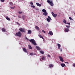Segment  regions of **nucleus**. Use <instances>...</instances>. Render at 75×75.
<instances>
[{
	"label": "nucleus",
	"mask_w": 75,
	"mask_h": 75,
	"mask_svg": "<svg viewBox=\"0 0 75 75\" xmlns=\"http://www.w3.org/2000/svg\"><path fill=\"white\" fill-rule=\"evenodd\" d=\"M30 42H32V43L33 44V45H37V44L36 43V42H35V40L33 39H31L29 40Z\"/></svg>",
	"instance_id": "f257e3e1"
},
{
	"label": "nucleus",
	"mask_w": 75,
	"mask_h": 75,
	"mask_svg": "<svg viewBox=\"0 0 75 75\" xmlns=\"http://www.w3.org/2000/svg\"><path fill=\"white\" fill-rule=\"evenodd\" d=\"M16 35L18 37H21V33L19 31L16 33Z\"/></svg>",
	"instance_id": "f03ea898"
},
{
	"label": "nucleus",
	"mask_w": 75,
	"mask_h": 75,
	"mask_svg": "<svg viewBox=\"0 0 75 75\" xmlns=\"http://www.w3.org/2000/svg\"><path fill=\"white\" fill-rule=\"evenodd\" d=\"M47 2L48 3L50 4V5H51V6H54V4L52 1H50L49 0H47Z\"/></svg>",
	"instance_id": "7ed1b4c3"
},
{
	"label": "nucleus",
	"mask_w": 75,
	"mask_h": 75,
	"mask_svg": "<svg viewBox=\"0 0 75 75\" xmlns=\"http://www.w3.org/2000/svg\"><path fill=\"white\" fill-rule=\"evenodd\" d=\"M59 59H60V61H62V62H64V59H63V57L61 56H59Z\"/></svg>",
	"instance_id": "20e7f679"
},
{
	"label": "nucleus",
	"mask_w": 75,
	"mask_h": 75,
	"mask_svg": "<svg viewBox=\"0 0 75 75\" xmlns=\"http://www.w3.org/2000/svg\"><path fill=\"white\" fill-rule=\"evenodd\" d=\"M19 30L21 31V32H25V30L24 29L21 28H20L19 29Z\"/></svg>",
	"instance_id": "39448f33"
},
{
	"label": "nucleus",
	"mask_w": 75,
	"mask_h": 75,
	"mask_svg": "<svg viewBox=\"0 0 75 75\" xmlns=\"http://www.w3.org/2000/svg\"><path fill=\"white\" fill-rule=\"evenodd\" d=\"M52 14L54 17L55 18L57 17V14H54L53 12H52Z\"/></svg>",
	"instance_id": "423d86ee"
},
{
	"label": "nucleus",
	"mask_w": 75,
	"mask_h": 75,
	"mask_svg": "<svg viewBox=\"0 0 75 75\" xmlns=\"http://www.w3.org/2000/svg\"><path fill=\"white\" fill-rule=\"evenodd\" d=\"M49 33L51 35H53V33L51 31H49Z\"/></svg>",
	"instance_id": "0eeeda50"
},
{
	"label": "nucleus",
	"mask_w": 75,
	"mask_h": 75,
	"mask_svg": "<svg viewBox=\"0 0 75 75\" xmlns=\"http://www.w3.org/2000/svg\"><path fill=\"white\" fill-rule=\"evenodd\" d=\"M36 48L37 50H40L41 49V48L39 46H36Z\"/></svg>",
	"instance_id": "6e6552de"
},
{
	"label": "nucleus",
	"mask_w": 75,
	"mask_h": 75,
	"mask_svg": "<svg viewBox=\"0 0 75 75\" xmlns=\"http://www.w3.org/2000/svg\"><path fill=\"white\" fill-rule=\"evenodd\" d=\"M69 31V29L68 28H66L65 29V30H64V31L66 32V33H67Z\"/></svg>",
	"instance_id": "1a4fd4ad"
},
{
	"label": "nucleus",
	"mask_w": 75,
	"mask_h": 75,
	"mask_svg": "<svg viewBox=\"0 0 75 75\" xmlns=\"http://www.w3.org/2000/svg\"><path fill=\"white\" fill-rule=\"evenodd\" d=\"M61 66L64 68V67H65V64H64L62 63L61 64Z\"/></svg>",
	"instance_id": "9d476101"
},
{
	"label": "nucleus",
	"mask_w": 75,
	"mask_h": 75,
	"mask_svg": "<svg viewBox=\"0 0 75 75\" xmlns=\"http://www.w3.org/2000/svg\"><path fill=\"white\" fill-rule=\"evenodd\" d=\"M36 4L37 6H39V7H41V4H39L38 3H36Z\"/></svg>",
	"instance_id": "9b49d317"
},
{
	"label": "nucleus",
	"mask_w": 75,
	"mask_h": 75,
	"mask_svg": "<svg viewBox=\"0 0 75 75\" xmlns=\"http://www.w3.org/2000/svg\"><path fill=\"white\" fill-rule=\"evenodd\" d=\"M2 31L3 32H6V29L4 28H2Z\"/></svg>",
	"instance_id": "f8f14e48"
},
{
	"label": "nucleus",
	"mask_w": 75,
	"mask_h": 75,
	"mask_svg": "<svg viewBox=\"0 0 75 75\" xmlns=\"http://www.w3.org/2000/svg\"><path fill=\"white\" fill-rule=\"evenodd\" d=\"M31 34V31L30 30L28 31V34Z\"/></svg>",
	"instance_id": "ddd939ff"
},
{
	"label": "nucleus",
	"mask_w": 75,
	"mask_h": 75,
	"mask_svg": "<svg viewBox=\"0 0 75 75\" xmlns=\"http://www.w3.org/2000/svg\"><path fill=\"white\" fill-rule=\"evenodd\" d=\"M57 46L58 47V48L59 49H60V47H61V45L59 44H57Z\"/></svg>",
	"instance_id": "4468645a"
},
{
	"label": "nucleus",
	"mask_w": 75,
	"mask_h": 75,
	"mask_svg": "<svg viewBox=\"0 0 75 75\" xmlns=\"http://www.w3.org/2000/svg\"><path fill=\"white\" fill-rule=\"evenodd\" d=\"M41 59H42V60H44V59H45V57L44 56H42L41 58Z\"/></svg>",
	"instance_id": "2eb2a0df"
},
{
	"label": "nucleus",
	"mask_w": 75,
	"mask_h": 75,
	"mask_svg": "<svg viewBox=\"0 0 75 75\" xmlns=\"http://www.w3.org/2000/svg\"><path fill=\"white\" fill-rule=\"evenodd\" d=\"M38 36L40 38H42V39H44V38L43 37V36H42V35H38Z\"/></svg>",
	"instance_id": "dca6fc26"
},
{
	"label": "nucleus",
	"mask_w": 75,
	"mask_h": 75,
	"mask_svg": "<svg viewBox=\"0 0 75 75\" xmlns=\"http://www.w3.org/2000/svg\"><path fill=\"white\" fill-rule=\"evenodd\" d=\"M43 15H44V16H47V12H44L43 13Z\"/></svg>",
	"instance_id": "f3484780"
},
{
	"label": "nucleus",
	"mask_w": 75,
	"mask_h": 75,
	"mask_svg": "<svg viewBox=\"0 0 75 75\" xmlns=\"http://www.w3.org/2000/svg\"><path fill=\"white\" fill-rule=\"evenodd\" d=\"M23 51H24V52H27V51L25 49V48H23Z\"/></svg>",
	"instance_id": "a211bd4d"
},
{
	"label": "nucleus",
	"mask_w": 75,
	"mask_h": 75,
	"mask_svg": "<svg viewBox=\"0 0 75 75\" xmlns=\"http://www.w3.org/2000/svg\"><path fill=\"white\" fill-rule=\"evenodd\" d=\"M49 68H52L53 67H54V65L52 64H51L49 65Z\"/></svg>",
	"instance_id": "6ab92c4d"
},
{
	"label": "nucleus",
	"mask_w": 75,
	"mask_h": 75,
	"mask_svg": "<svg viewBox=\"0 0 75 75\" xmlns=\"http://www.w3.org/2000/svg\"><path fill=\"white\" fill-rule=\"evenodd\" d=\"M63 22L64 23V24H66L67 23V21H66V20L65 19L63 20Z\"/></svg>",
	"instance_id": "aec40b11"
},
{
	"label": "nucleus",
	"mask_w": 75,
	"mask_h": 75,
	"mask_svg": "<svg viewBox=\"0 0 75 75\" xmlns=\"http://www.w3.org/2000/svg\"><path fill=\"white\" fill-rule=\"evenodd\" d=\"M28 47L29 49H32L33 48V47L30 45H28Z\"/></svg>",
	"instance_id": "412c9836"
},
{
	"label": "nucleus",
	"mask_w": 75,
	"mask_h": 75,
	"mask_svg": "<svg viewBox=\"0 0 75 75\" xmlns=\"http://www.w3.org/2000/svg\"><path fill=\"white\" fill-rule=\"evenodd\" d=\"M40 52L42 54H44V52L42 50L40 51Z\"/></svg>",
	"instance_id": "4be33fe9"
},
{
	"label": "nucleus",
	"mask_w": 75,
	"mask_h": 75,
	"mask_svg": "<svg viewBox=\"0 0 75 75\" xmlns=\"http://www.w3.org/2000/svg\"><path fill=\"white\" fill-rule=\"evenodd\" d=\"M42 12H44V13H45V12H47V11L46 10H45V9H43L42 10Z\"/></svg>",
	"instance_id": "5701e85b"
},
{
	"label": "nucleus",
	"mask_w": 75,
	"mask_h": 75,
	"mask_svg": "<svg viewBox=\"0 0 75 75\" xmlns=\"http://www.w3.org/2000/svg\"><path fill=\"white\" fill-rule=\"evenodd\" d=\"M35 28H36V29H37V30H40V28H39V27L38 26H36L35 27Z\"/></svg>",
	"instance_id": "b1692460"
},
{
	"label": "nucleus",
	"mask_w": 75,
	"mask_h": 75,
	"mask_svg": "<svg viewBox=\"0 0 75 75\" xmlns=\"http://www.w3.org/2000/svg\"><path fill=\"white\" fill-rule=\"evenodd\" d=\"M6 19L7 20H8V21H10V18L8 17H6Z\"/></svg>",
	"instance_id": "393cba45"
},
{
	"label": "nucleus",
	"mask_w": 75,
	"mask_h": 75,
	"mask_svg": "<svg viewBox=\"0 0 75 75\" xmlns=\"http://www.w3.org/2000/svg\"><path fill=\"white\" fill-rule=\"evenodd\" d=\"M66 27L67 28H69L70 27V25H66Z\"/></svg>",
	"instance_id": "a878e982"
},
{
	"label": "nucleus",
	"mask_w": 75,
	"mask_h": 75,
	"mask_svg": "<svg viewBox=\"0 0 75 75\" xmlns=\"http://www.w3.org/2000/svg\"><path fill=\"white\" fill-rule=\"evenodd\" d=\"M47 20L48 22H50V19L47 18Z\"/></svg>",
	"instance_id": "bb28decb"
},
{
	"label": "nucleus",
	"mask_w": 75,
	"mask_h": 75,
	"mask_svg": "<svg viewBox=\"0 0 75 75\" xmlns=\"http://www.w3.org/2000/svg\"><path fill=\"white\" fill-rule=\"evenodd\" d=\"M22 13H23V11H18L19 14H22Z\"/></svg>",
	"instance_id": "cd10ccee"
},
{
	"label": "nucleus",
	"mask_w": 75,
	"mask_h": 75,
	"mask_svg": "<svg viewBox=\"0 0 75 75\" xmlns=\"http://www.w3.org/2000/svg\"><path fill=\"white\" fill-rule=\"evenodd\" d=\"M69 18L70 20H71L72 21L73 20V19L71 17H69Z\"/></svg>",
	"instance_id": "c85d7f7f"
},
{
	"label": "nucleus",
	"mask_w": 75,
	"mask_h": 75,
	"mask_svg": "<svg viewBox=\"0 0 75 75\" xmlns=\"http://www.w3.org/2000/svg\"><path fill=\"white\" fill-rule=\"evenodd\" d=\"M31 7H33V8H35V6L34 5H32L30 6Z\"/></svg>",
	"instance_id": "c756f323"
},
{
	"label": "nucleus",
	"mask_w": 75,
	"mask_h": 75,
	"mask_svg": "<svg viewBox=\"0 0 75 75\" xmlns=\"http://www.w3.org/2000/svg\"><path fill=\"white\" fill-rule=\"evenodd\" d=\"M30 4L31 5H33V4H34V3H33V2H30Z\"/></svg>",
	"instance_id": "7c9ffc66"
},
{
	"label": "nucleus",
	"mask_w": 75,
	"mask_h": 75,
	"mask_svg": "<svg viewBox=\"0 0 75 75\" xmlns=\"http://www.w3.org/2000/svg\"><path fill=\"white\" fill-rule=\"evenodd\" d=\"M9 4H10L11 5H12V4H13V2H9Z\"/></svg>",
	"instance_id": "2f4dec72"
},
{
	"label": "nucleus",
	"mask_w": 75,
	"mask_h": 75,
	"mask_svg": "<svg viewBox=\"0 0 75 75\" xmlns=\"http://www.w3.org/2000/svg\"><path fill=\"white\" fill-rule=\"evenodd\" d=\"M48 18H49V19H50V20H52V19H51V17H50V16H49L48 17Z\"/></svg>",
	"instance_id": "473e14b6"
},
{
	"label": "nucleus",
	"mask_w": 75,
	"mask_h": 75,
	"mask_svg": "<svg viewBox=\"0 0 75 75\" xmlns=\"http://www.w3.org/2000/svg\"><path fill=\"white\" fill-rule=\"evenodd\" d=\"M34 54L33 53H30V55H33Z\"/></svg>",
	"instance_id": "72a5a7b5"
},
{
	"label": "nucleus",
	"mask_w": 75,
	"mask_h": 75,
	"mask_svg": "<svg viewBox=\"0 0 75 75\" xmlns=\"http://www.w3.org/2000/svg\"><path fill=\"white\" fill-rule=\"evenodd\" d=\"M36 10H37L38 11H39V9H38V8H36Z\"/></svg>",
	"instance_id": "f704fd0d"
},
{
	"label": "nucleus",
	"mask_w": 75,
	"mask_h": 75,
	"mask_svg": "<svg viewBox=\"0 0 75 75\" xmlns=\"http://www.w3.org/2000/svg\"><path fill=\"white\" fill-rule=\"evenodd\" d=\"M42 32H43V33H45V31H44V30H42Z\"/></svg>",
	"instance_id": "c9c22d12"
},
{
	"label": "nucleus",
	"mask_w": 75,
	"mask_h": 75,
	"mask_svg": "<svg viewBox=\"0 0 75 75\" xmlns=\"http://www.w3.org/2000/svg\"><path fill=\"white\" fill-rule=\"evenodd\" d=\"M0 0L1 2H4V1H5L4 0Z\"/></svg>",
	"instance_id": "e433bc0d"
},
{
	"label": "nucleus",
	"mask_w": 75,
	"mask_h": 75,
	"mask_svg": "<svg viewBox=\"0 0 75 75\" xmlns=\"http://www.w3.org/2000/svg\"><path fill=\"white\" fill-rule=\"evenodd\" d=\"M16 24H18V25H20V23L18 22H16Z\"/></svg>",
	"instance_id": "4c0bfd02"
},
{
	"label": "nucleus",
	"mask_w": 75,
	"mask_h": 75,
	"mask_svg": "<svg viewBox=\"0 0 75 75\" xmlns=\"http://www.w3.org/2000/svg\"><path fill=\"white\" fill-rule=\"evenodd\" d=\"M73 66L74 67H75V63L73 64Z\"/></svg>",
	"instance_id": "58836bf2"
},
{
	"label": "nucleus",
	"mask_w": 75,
	"mask_h": 75,
	"mask_svg": "<svg viewBox=\"0 0 75 75\" xmlns=\"http://www.w3.org/2000/svg\"><path fill=\"white\" fill-rule=\"evenodd\" d=\"M11 9H14V7H11Z\"/></svg>",
	"instance_id": "ea45409f"
},
{
	"label": "nucleus",
	"mask_w": 75,
	"mask_h": 75,
	"mask_svg": "<svg viewBox=\"0 0 75 75\" xmlns=\"http://www.w3.org/2000/svg\"><path fill=\"white\" fill-rule=\"evenodd\" d=\"M67 24H69V25H70V23H67Z\"/></svg>",
	"instance_id": "a19ab883"
},
{
	"label": "nucleus",
	"mask_w": 75,
	"mask_h": 75,
	"mask_svg": "<svg viewBox=\"0 0 75 75\" xmlns=\"http://www.w3.org/2000/svg\"><path fill=\"white\" fill-rule=\"evenodd\" d=\"M47 57H50V55L49 54H47Z\"/></svg>",
	"instance_id": "79ce46f5"
},
{
	"label": "nucleus",
	"mask_w": 75,
	"mask_h": 75,
	"mask_svg": "<svg viewBox=\"0 0 75 75\" xmlns=\"http://www.w3.org/2000/svg\"><path fill=\"white\" fill-rule=\"evenodd\" d=\"M18 18H21V16H18Z\"/></svg>",
	"instance_id": "37998d69"
},
{
	"label": "nucleus",
	"mask_w": 75,
	"mask_h": 75,
	"mask_svg": "<svg viewBox=\"0 0 75 75\" xmlns=\"http://www.w3.org/2000/svg\"><path fill=\"white\" fill-rule=\"evenodd\" d=\"M65 63H66V64H68L69 63H68V62H65Z\"/></svg>",
	"instance_id": "c03bdc74"
},
{
	"label": "nucleus",
	"mask_w": 75,
	"mask_h": 75,
	"mask_svg": "<svg viewBox=\"0 0 75 75\" xmlns=\"http://www.w3.org/2000/svg\"><path fill=\"white\" fill-rule=\"evenodd\" d=\"M60 51L61 52H62V49H60Z\"/></svg>",
	"instance_id": "a18cd8bd"
},
{
	"label": "nucleus",
	"mask_w": 75,
	"mask_h": 75,
	"mask_svg": "<svg viewBox=\"0 0 75 75\" xmlns=\"http://www.w3.org/2000/svg\"><path fill=\"white\" fill-rule=\"evenodd\" d=\"M13 7H14H14H16V6H14Z\"/></svg>",
	"instance_id": "49530a36"
}]
</instances>
